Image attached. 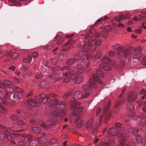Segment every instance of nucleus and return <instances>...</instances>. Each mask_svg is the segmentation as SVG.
I'll use <instances>...</instances> for the list:
<instances>
[{"label":"nucleus","mask_w":146,"mask_h":146,"mask_svg":"<svg viewBox=\"0 0 146 146\" xmlns=\"http://www.w3.org/2000/svg\"><path fill=\"white\" fill-rule=\"evenodd\" d=\"M42 99V104H45L49 99L51 100L49 103V106L51 107L54 106V108L57 111H62L60 116L63 117L66 113L65 109L66 103L65 101L62 102L57 99L56 97L57 96L55 94L51 93L48 95L43 93L38 96Z\"/></svg>","instance_id":"obj_1"},{"label":"nucleus","mask_w":146,"mask_h":146,"mask_svg":"<svg viewBox=\"0 0 146 146\" xmlns=\"http://www.w3.org/2000/svg\"><path fill=\"white\" fill-rule=\"evenodd\" d=\"M96 81L98 82L100 85L103 84V83L98 76L96 74H94L93 75V78L90 80L89 85H85L82 86V89L84 91V92L82 93L79 91L76 92L73 96V99L78 100L80 98H83L88 97L92 92L91 89L96 88Z\"/></svg>","instance_id":"obj_2"},{"label":"nucleus","mask_w":146,"mask_h":146,"mask_svg":"<svg viewBox=\"0 0 146 146\" xmlns=\"http://www.w3.org/2000/svg\"><path fill=\"white\" fill-rule=\"evenodd\" d=\"M126 133L124 131V129L123 127H121L119 131L117 129L114 127H110L108 129L107 132L108 134L112 136L115 135L119 133L121 135L119 137V138L121 136L123 138L124 137V136H123V134H125Z\"/></svg>","instance_id":"obj_3"},{"label":"nucleus","mask_w":146,"mask_h":146,"mask_svg":"<svg viewBox=\"0 0 146 146\" xmlns=\"http://www.w3.org/2000/svg\"><path fill=\"white\" fill-rule=\"evenodd\" d=\"M110 104V102H109L107 105V107L105 106L104 109V113L103 115H101L100 118V121L101 122L102 119L104 116H105L104 122L105 123H108V121L110 119L111 117V112L108 111L109 108Z\"/></svg>","instance_id":"obj_4"},{"label":"nucleus","mask_w":146,"mask_h":146,"mask_svg":"<svg viewBox=\"0 0 146 146\" xmlns=\"http://www.w3.org/2000/svg\"><path fill=\"white\" fill-rule=\"evenodd\" d=\"M83 54V51L82 50L78 52V54L77 56H76L74 58L68 59L66 61V64L68 65H71L79 61Z\"/></svg>","instance_id":"obj_5"},{"label":"nucleus","mask_w":146,"mask_h":146,"mask_svg":"<svg viewBox=\"0 0 146 146\" xmlns=\"http://www.w3.org/2000/svg\"><path fill=\"white\" fill-rule=\"evenodd\" d=\"M141 48L138 47L134 50L133 58L135 60H139L141 57Z\"/></svg>","instance_id":"obj_6"},{"label":"nucleus","mask_w":146,"mask_h":146,"mask_svg":"<svg viewBox=\"0 0 146 146\" xmlns=\"http://www.w3.org/2000/svg\"><path fill=\"white\" fill-rule=\"evenodd\" d=\"M14 89L16 92L13 95L14 99L16 100L21 99L23 97L22 90L17 87H15Z\"/></svg>","instance_id":"obj_7"},{"label":"nucleus","mask_w":146,"mask_h":146,"mask_svg":"<svg viewBox=\"0 0 146 146\" xmlns=\"http://www.w3.org/2000/svg\"><path fill=\"white\" fill-rule=\"evenodd\" d=\"M27 103L29 104L33 107H39L40 104V100L39 98L36 97L35 100L32 99H30L27 100Z\"/></svg>","instance_id":"obj_8"},{"label":"nucleus","mask_w":146,"mask_h":146,"mask_svg":"<svg viewBox=\"0 0 146 146\" xmlns=\"http://www.w3.org/2000/svg\"><path fill=\"white\" fill-rule=\"evenodd\" d=\"M133 47H131L128 48H124L122 51L123 57L126 58L127 57L129 59H130L131 57V50L132 49Z\"/></svg>","instance_id":"obj_9"},{"label":"nucleus","mask_w":146,"mask_h":146,"mask_svg":"<svg viewBox=\"0 0 146 146\" xmlns=\"http://www.w3.org/2000/svg\"><path fill=\"white\" fill-rule=\"evenodd\" d=\"M77 41L76 40H73L72 39H70L68 41L65 43L63 45V47H65L66 46H70L68 47L67 49H64L63 50L64 51H66L68 49H72L73 48L74 46L72 45L76 43Z\"/></svg>","instance_id":"obj_10"},{"label":"nucleus","mask_w":146,"mask_h":146,"mask_svg":"<svg viewBox=\"0 0 146 146\" xmlns=\"http://www.w3.org/2000/svg\"><path fill=\"white\" fill-rule=\"evenodd\" d=\"M90 47L91 49L92 52L94 51L96 48V46L95 45H92L91 46H90L88 44L87 42H85L82 47L83 50L85 52H88L89 50Z\"/></svg>","instance_id":"obj_11"},{"label":"nucleus","mask_w":146,"mask_h":146,"mask_svg":"<svg viewBox=\"0 0 146 146\" xmlns=\"http://www.w3.org/2000/svg\"><path fill=\"white\" fill-rule=\"evenodd\" d=\"M127 130L128 132H131L133 134L135 135L141 134V131L140 130L136 129L132 127H128Z\"/></svg>","instance_id":"obj_12"},{"label":"nucleus","mask_w":146,"mask_h":146,"mask_svg":"<svg viewBox=\"0 0 146 146\" xmlns=\"http://www.w3.org/2000/svg\"><path fill=\"white\" fill-rule=\"evenodd\" d=\"M103 63L106 64H110L111 65H114L115 64V62L113 60H111L108 56L104 57L102 60Z\"/></svg>","instance_id":"obj_13"},{"label":"nucleus","mask_w":146,"mask_h":146,"mask_svg":"<svg viewBox=\"0 0 146 146\" xmlns=\"http://www.w3.org/2000/svg\"><path fill=\"white\" fill-rule=\"evenodd\" d=\"M0 103L6 105L8 103V102L6 97H4L3 93L0 92Z\"/></svg>","instance_id":"obj_14"},{"label":"nucleus","mask_w":146,"mask_h":146,"mask_svg":"<svg viewBox=\"0 0 146 146\" xmlns=\"http://www.w3.org/2000/svg\"><path fill=\"white\" fill-rule=\"evenodd\" d=\"M70 104L71 108L73 109L80 106V103L77 102L76 101L71 100L70 102Z\"/></svg>","instance_id":"obj_15"},{"label":"nucleus","mask_w":146,"mask_h":146,"mask_svg":"<svg viewBox=\"0 0 146 146\" xmlns=\"http://www.w3.org/2000/svg\"><path fill=\"white\" fill-rule=\"evenodd\" d=\"M138 94L136 92H134L131 94L129 96L128 99V101L129 102H132L135 100L137 98Z\"/></svg>","instance_id":"obj_16"},{"label":"nucleus","mask_w":146,"mask_h":146,"mask_svg":"<svg viewBox=\"0 0 146 146\" xmlns=\"http://www.w3.org/2000/svg\"><path fill=\"white\" fill-rule=\"evenodd\" d=\"M21 136V139L23 141H25V138H27L28 141H30L33 137V136L29 134H22Z\"/></svg>","instance_id":"obj_17"},{"label":"nucleus","mask_w":146,"mask_h":146,"mask_svg":"<svg viewBox=\"0 0 146 146\" xmlns=\"http://www.w3.org/2000/svg\"><path fill=\"white\" fill-rule=\"evenodd\" d=\"M124 101V99H123L122 100H121L120 101L117 102L114 106L115 111H118L120 108V105Z\"/></svg>","instance_id":"obj_18"},{"label":"nucleus","mask_w":146,"mask_h":146,"mask_svg":"<svg viewBox=\"0 0 146 146\" xmlns=\"http://www.w3.org/2000/svg\"><path fill=\"white\" fill-rule=\"evenodd\" d=\"M6 137L10 141L11 143L12 144H16L14 141L15 138L13 133H12L9 135L6 134Z\"/></svg>","instance_id":"obj_19"},{"label":"nucleus","mask_w":146,"mask_h":146,"mask_svg":"<svg viewBox=\"0 0 146 146\" xmlns=\"http://www.w3.org/2000/svg\"><path fill=\"white\" fill-rule=\"evenodd\" d=\"M61 70L67 72L69 74H72L74 72L73 68L68 66H66L64 67L61 69Z\"/></svg>","instance_id":"obj_20"},{"label":"nucleus","mask_w":146,"mask_h":146,"mask_svg":"<svg viewBox=\"0 0 146 146\" xmlns=\"http://www.w3.org/2000/svg\"><path fill=\"white\" fill-rule=\"evenodd\" d=\"M54 40L58 39L56 42L57 45H59L62 43L64 41V38L62 36L57 35L54 39Z\"/></svg>","instance_id":"obj_21"},{"label":"nucleus","mask_w":146,"mask_h":146,"mask_svg":"<svg viewBox=\"0 0 146 146\" xmlns=\"http://www.w3.org/2000/svg\"><path fill=\"white\" fill-rule=\"evenodd\" d=\"M31 133L35 134H39L40 133L41 130L39 127H34L31 128Z\"/></svg>","instance_id":"obj_22"},{"label":"nucleus","mask_w":146,"mask_h":146,"mask_svg":"<svg viewBox=\"0 0 146 146\" xmlns=\"http://www.w3.org/2000/svg\"><path fill=\"white\" fill-rule=\"evenodd\" d=\"M82 107L79 106L75 108V110L73 111V113L76 115H78L82 111Z\"/></svg>","instance_id":"obj_23"},{"label":"nucleus","mask_w":146,"mask_h":146,"mask_svg":"<svg viewBox=\"0 0 146 146\" xmlns=\"http://www.w3.org/2000/svg\"><path fill=\"white\" fill-rule=\"evenodd\" d=\"M43 136L41 137L39 139V142L40 143H43L47 142V137L45 135V133H43L42 134Z\"/></svg>","instance_id":"obj_24"},{"label":"nucleus","mask_w":146,"mask_h":146,"mask_svg":"<svg viewBox=\"0 0 146 146\" xmlns=\"http://www.w3.org/2000/svg\"><path fill=\"white\" fill-rule=\"evenodd\" d=\"M0 127L1 128L3 129L5 131L11 134L13 133V131H12L11 128H6V127L4 125H0Z\"/></svg>","instance_id":"obj_25"},{"label":"nucleus","mask_w":146,"mask_h":146,"mask_svg":"<svg viewBox=\"0 0 146 146\" xmlns=\"http://www.w3.org/2000/svg\"><path fill=\"white\" fill-rule=\"evenodd\" d=\"M78 70L77 72L78 73H81L83 72L84 71V69L83 68V66L81 64L78 65L76 67Z\"/></svg>","instance_id":"obj_26"},{"label":"nucleus","mask_w":146,"mask_h":146,"mask_svg":"<svg viewBox=\"0 0 146 146\" xmlns=\"http://www.w3.org/2000/svg\"><path fill=\"white\" fill-rule=\"evenodd\" d=\"M93 123V119H90L86 125V128L87 129H90L92 127Z\"/></svg>","instance_id":"obj_27"},{"label":"nucleus","mask_w":146,"mask_h":146,"mask_svg":"<svg viewBox=\"0 0 146 146\" xmlns=\"http://www.w3.org/2000/svg\"><path fill=\"white\" fill-rule=\"evenodd\" d=\"M9 55L13 59H14L18 57L19 54L18 53L11 52V51H10L9 52Z\"/></svg>","instance_id":"obj_28"},{"label":"nucleus","mask_w":146,"mask_h":146,"mask_svg":"<svg viewBox=\"0 0 146 146\" xmlns=\"http://www.w3.org/2000/svg\"><path fill=\"white\" fill-rule=\"evenodd\" d=\"M48 78L52 79H57L59 78V76L57 73H54L48 76Z\"/></svg>","instance_id":"obj_29"},{"label":"nucleus","mask_w":146,"mask_h":146,"mask_svg":"<svg viewBox=\"0 0 146 146\" xmlns=\"http://www.w3.org/2000/svg\"><path fill=\"white\" fill-rule=\"evenodd\" d=\"M38 138L32 140L29 143V146H36L38 143Z\"/></svg>","instance_id":"obj_30"},{"label":"nucleus","mask_w":146,"mask_h":146,"mask_svg":"<svg viewBox=\"0 0 146 146\" xmlns=\"http://www.w3.org/2000/svg\"><path fill=\"white\" fill-rule=\"evenodd\" d=\"M6 133L5 132H3L0 130V140L2 141L5 139Z\"/></svg>","instance_id":"obj_31"},{"label":"nucleus","mask_w":146,"mask_h":146,"mask_svg":"<svg viewBox=\"0 0 146 146\" xmlns=\"http://www.w3.org/2000/svg\"><path fill=\"white\" fill-rule=\"evenodd\" d=\"M99 125V124L98 123L94 124L92 131V133L93 135H95L97 132V128Z\"/></svg>","instance_id":"obj_32"},{"label":"nucleus","mask_w":146,"mask_h":146,"mask_svg":"<svg viewBox=\"0 0 146 146\" xmlns=\"http://www.w3.org/2000/svg\"><path fill=\"white\" fill-rule=\"evenodd\" d=\"M113 48L115 50H122V48L120 46L119 43L116 44L115 45L113 46Z\"/></svg>","instance_id":"obj_33"},{"label":"nucleus","mask_w":146,"mask_h":146,"mask_svg":"<svg viewBox=\"0 0 146 146\" xmlns=\"http://www.w3.org/2000/svg\"><path fill=\"white\" fill-rule=\"evenodd\" d=\"M38 124L45 129H49V127L46 125L42 121H41L38 122Z\"/></svg>","instance_id":"obj_34"},{"label":"nucleus","mask_w":146,"mask_h":146,"mask_svg":"<svg viewBox=\"0 0 146 146\" xmlns=\"http://www.w3.org/2000/svg\"><path fill=\"white\" fill-rule=\"evenodd\" d=\"M96 73L98 76L103 77L104 76V73L101 69H97L96 71Z\"/></svg>","instance_id":"obj_35"},{"label":"nucleus","mask_w":146,"mask_h":146,"mask_svg":"<svg viewBox=\"0 0 146 146\" xmlns=\"http://www.w3.org/2000/svg\"><path fill=\"white\" fill-rule=\"evenodd\" d=\"M111 143L110 142L105 141L99 144L98 146H111Z\"/></svg>","instance_id":"obj_36"},{"label":"nucleus","mask_w":146,"mask_h":146,"mask_svg":"<svg viewBox=\"0 0 146 146\" xmlns=\"http://www.w3.org/2000/svg\"><path fill=\"white\" fill-rule=\"evenodd\" d=\"M127 108L129 110L131 111L134 109V107L133 104L129 103L127 104Z\"/></svg>","instance_id":"obj_37"},{"label":"nucleus","mask_w":146,"mask_h":146,"mask_svg":"<svg viewBox=\"0 0 146 146\" xmlns=\"http://www.w3.org/2000/svg\"><path fill=\"white\" fill-rule=\"evenodd\" d=\"M129 117L132 118L134 119H136L137 118V115L134 113H131L128 115Z\"/></svg>","instance_id":"obj_38"},{"label":"nucleus","mask_w":146,"mask_h":146,"mask_svg":"<svg viewBox=\"0 0 146 146\" xmlns=\"http://www.w3.org/2000/svg\"><path fill=\"white\" fill-rule=\"evenodd\" d=\"M83 78L81 77H77L75 79V82L76 84H79L83 80Z\"/></svg>","instance_id":"obj_39"},{"label":"nucleus","mask_w":146,"mask_h":146,"mask_svg":"<svg viewBox=\"0 0 146 146\" xmlns=\"http://www.w3.org/2000/svg\"><path fill=\"white\" fill-rule=\"evenodd\" d=\"M32 58L31 57L28 56L27 58H25L23 60V61L24 62L29 63L31 61Z\"/></svg>","instance_id":"obj_40"},{"label":"nucleus","mask_w":146,"mask_h":146,"mask_svg":"<svg viewBox=\"0 0 146 146\" xmlns=\"http://www.w3.org/2000/svg\"><path fill=\"white\" fill-rule=\"evenodd\" d=\"M146 123V117H145L139 122V125L140 126H142L145 124Z\"/></svg>","instance_id":"obj_41"},{"label":"nucleus","mask_w":146,"mask_h":146,"mask_svg":"<svg viewBox=\"0 0 146 146\" xmlns=\"http://www.w3.org/2000/svg\"><path fill=\"white\" fill-rule=\"evenodd\" d=\"M1 124L3 125H8L11 124V122L9 119H6L1 122Z\"/></svg>","instance_id":"obj_42"},{"label":"nucleus","mask_w":146,"mask_h":146,"mask_svg":"<svg viewBox=\"0 0 146 146\" xmlns=\"http://www.w3.org/2000/svg\"><path fill=\"white\" fill-rule=\"evenodd\" d=\"M1 103H0V112L3 114L6 113L7 112L6 110L1 105Z\"/></svg>","instance_id":"obj_43"},{"label":"nucleus","mask_w":146,"mask_h":146,"mask_svg":"<svg viewBox=\"0 0 146 146\" xmlns=\"http://www.w3.org/2000/svg\"><path fill=\"white\" fill-rule=\"evenodd\" d=\"M15 90L14 88H13L11 87H9L7 88L6 90L7 92L11 93L13 92Z\"/></svg>","instance_id":"obj_44"},{"label":"nucleus","mask_w":146,"mask_h":146,"mask_svg":"<svg viewBox=\"0 0 146 146\" xmlns=\"http://www.w3.org/2000/svg\"><path fill=\"white\" fill-rule=\"evenodd\" d=\"M11 119L15 121L19 119V116L15 114H13L11 117Z\"/></svg>","instance_id":"obj_45"},{"label":"nucleus","mask_w":146,"mask_h":146,"mask_svg":"<svg viewBox=\"0 0 146 146\" xmlns=\"http://www.w3.org/2000/svg\"><path fill=\"white\" fill-rule=\"evenodd\" d=\"M72 94L71 92H69L64 94L63 96V98L65 99H67L68 97Z\"/></svg>","instance_id":"obj_46"},{"label":"nucleus","mask_w":146,"mask_h":146,"mask_svg":"<svg viewBox=\"0 0 146 146\" xmlns=\"http://www.w3.org/2000/svg\"><path fill=\"white\" fill-rule=\"evenodd\" d=\"M135 139L136 141L139 143H141L142 142L143 139L139 135L136 136Z\"/></svg>","instance_id":"obj_47"},{"label":"nucleus","mask_w":146,"mask_h":146,"mask_svg":"<svg viewBox=\"0 0 146 146\" xmlns=\"http://www.w3.org/2000/svg\"><path fill=\"white\" fill-rule=\"evenodd\" d=\"M4 82L7 85L11 86L13 84V82L9 80H5L4 81Z\"/></svg>","instance_id":"obj_48"},{"label":"nucleus","mask_w":146,"mask_h":146,"mask_svg":"<svg viewBox=\"0 0 146 146\" xmlns=\"http://www.w3.org/2000/svg\"><path fill=\"white\" fill-rule=\"evenodd\" d=\"M111 27L110 25H107L104 27V31L109 32L111 31Z\"/></svg>","instance_id":"obj_49"},{"label":"nucleus","mask_w":146,"mask_h":146,"mask_svg":"<svg viewBox=\"0 0 146 146\" xmlns=\"http://www.w3.org/2000/svg\"><path fill=\"white\" fill-rule=\"evenodd\" d=\"M103 68L104 70L109 71L111 69V67L110 65H106L103 66Z\"/></svg>","instance_id":"obj_50"},{"label":"nucleus","mask_w":146,"mask_h":146,"mask_svg":"<svg viewBox=\"0 0 146 146\" xmlns=\"http://www.w3.org/2000/svg\"><path fill=\"white\" fill-rule=\"evenodd\" d=\"M96 32V30L94 28V25L92 26L90 29V32L92 34H95Z\"/></svg>","instance_id":"obj_51"},{"label":"nucleus","mask_w":146,"mask_h":146,"mask_svg":"<svg viewBox=\"0 0 146 146\" xmlns=\"http://www.w3.org/2000/svg\"><path fill=\"white\" fill-rule=\"evenodd\" d=\"M59 112L57 110L56 111H54L52 112V116H55L56 117H57L59 115Z\"/></svg>","instance_id":"obj_52"},{"label":"nucleus","mask_w":146,"mask_h":146,"mask_svg":"<svg viewBox=\"0 0 146 146\" xmlns=\"http://www.w3.org/2000/svg\"><path fill=\"white\" fill-rule=\"evenodd\" d=\"M13 133L14 135L15 138V137H18L20 136L21 137V135L22 134H20L18 132H16V131H13Z\"/></svg>","instance_id":"obj_53"},{"label":"nucleus","mask_w":146,"mask_h":146,"mask_svg":"<svg viewBox=\"0 0 146 146\" xmlns=\"http://www.w3.org/2000/svg\"><path fill=\"white\" fill-rule=\"evenodd\" d=\"M42 76V74L41 73H39L35 75V78L37 79H39Z\"/></svg>","instance_id":"obj_54"},{"label":"nucleus","mask_w":146,"mask_h":146,"mask_svg":"<svg viewBox=\"0 0 146 146\" xmlns=\"http://www.w3.org/2000/svg\"><path fill=\"white\" fill-rule=\"evenodd\" d=\"M66 55L64 53H62L60 55V59L62 60H63L64 59L66 58Z\"/></svg>","instance_id":"obj_55"},{"label":"nucleus","mask_w":146,"mask_h":146,"mask_svg":"<svg viewBox=\"0 0 146 146\" xmlns=\"http://www.w3.org/2000/svg\"><path fill=\"white\" fill-rule=\"evenodd\" d=\"M38 56V53L37 52H34L32 53L31 56L35 58Z\"/></svg>","instance_id":"obj_56"},{"label":"nucleus","mask_w":146,"mask_h":146,"mask_svg":"<svg viewBox=\"0 0 146 146\" xmlns=\"http://www.w3.org/2000/svg\"><path fill=\"white\" fill-rule=\"evenodd\" d=\"M78 75L76 74H74L71 75L70 78L71 80H74L76 79Z\"/></svg>","instance_id":"obj_57"},{"label":"nucleus","mask_w":146,"mask_h":146,"mask_svg":"<svg viewBox=\"0 0 146 146\" xmlns=\"http://www.w3.org/2000/svg\"><path fill=\"white\" fill-rule=\"evenodd\" d=\"M24 123V121L22 120H20L17 122V124L20 126H22L23 125Z\"/></svg>","instance_id":"obj_58"},{"label":"nucleus","mask_w":146,"mask_h":146,"mask_svg":"<svg viewBox=\"0 0 146 146\" xmlns=\"http://www.w3.org/2000/svg\"><path fill=\"white\" fill-rule=\"evenodd\" d=\"M58 122L57 121H54L53 122L50 123L49 124V126L50 127L54 126L58 123Z\"/></svg>","instance_id":"obj_59"},{"label":"nucleus","mask_w":146,"mask_h":146,"mask_svg":"<svg viewBox=\"0 0 146 146\" xmlns=\"http://www.w3.org/2000/svg\"><path fill=\"white\" fill-rule=\"evenodd\" d=\"M60 66H58L54 67L52 69V72H54L57 71L60 68Z\"/></svg>","instance_id":"obj_60"},{"label":"nucleus","mask_w":146,"mask_h":146,"mask_svg":"<svg viewBox=\"0 0 146 146\" xmlns=\"http://www.w3.org/2000/svg\"><path fill=\"white\" fill-rule=\"evenodd\" d=\"M15 67L14 66L12 65L9 68V70H10V71H9V72H11V70L12 71H15Z\"/></svg>","instance_id":"obj_61"},{"label":"nucleus","mask_w":146,"mask_h":146,"mask_svg":"<svg viewBox=\"0 0 146 146\" xmlns=\"http://www.w3.org/2000/svg\"><path fill=\"white\" fill-rule=\"evenodd\" d=\"M115 126L117 129H119L121 127V125L119 123L117 122L115 124Z\"/></svg>","instance_id":"obj_62"},{"label":"nucleus","mask_w":146,"mask_h":146,"mask_svg":"<svg viewBox=\"0 0 146 146\" xmlns=\"http://www.w3.org/2000/svg\"><path fill=\"white\" fill-rule=\"evenodd\" d=\"M141 63L142 64L146 65V57L143 58L141 61Z\"/></svg>","instance_id":"obj_63"},{"label":"nucleus","mask_w":146,"mask_h":146,"mask_svg":"<svg viewBox=\"0 0 146 146\" xmlns=\"http://www.w3.org/2000/svg\"><path fill=\"white\" fill-rule=\"evenodd\" d=\"M51 60L54 65H55L57 64V59L56 58H52Z\"/></svg>","instance_id":"obj_64"}]
</instances>
